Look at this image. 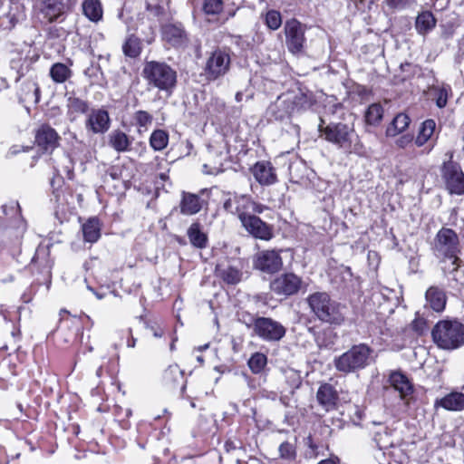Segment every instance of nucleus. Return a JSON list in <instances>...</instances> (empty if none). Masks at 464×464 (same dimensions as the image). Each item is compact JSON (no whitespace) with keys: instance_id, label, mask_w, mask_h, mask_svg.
<instances>
[{"instance_id":"nucleus-1","label":"nucleus","mask_w":464,"mask_h":464,"mask_svg":"<svg viewBox=\"0 0 464 464\" xmlns=\"http://www.w3.org/2000/svg\"><path fill=\"white\" fill-rule=\"evenodd\" d=\"M305 303L322 323L341 325L345 320V306L332 299L327 292H314L307 295Z\"/></svg>"},{"instance_id":"nucleus-2","label":"nucleus","mask_w":464,"mask_h":464,"mask_svg":"<svg viewBox=\"0 0 464 464\" xmlns=\"http://www.w3.org/2000/svg\"><path fill=\"white\" fill-rule=\"evenodd\" d=\"M142 77L148 86L171 94L177 84V72L164 62H146L142 69Z\"/></svg>"},{"instance_id":"nucleus-3","label":"nucleus","mask_w":464,"mask_h":464,"mask_svg":"<svg viewBox=\"0 0 464 464\" xmlns=\"http://www.w3.org/2000/svg\"><path fill=\"white\" fill-rule=\"evenodd\" d=\"M431 335L438 347L454 350L464 343V325L457 320H441L434 325Z\"/></svg>"},{"instance_id":"nucleus-4","label":"nucleus","mask_w":464,"mask_h":464,"mask_svg":"<svg viewBox=\"0 0 464 464\" xmlns=\"http://www.w3.org/2000/svg\"><path fill=\"white\" fill-rule=\"evenodd\" d=\"M319 130L327 141L336 145L345 152H358L361 148L358 142V135L352 126L338 122L330 123L323 128L320 124Z\"/></svg>"},{"instance_id":"nucleus-5","label":"nucleus","mask_w":464,"mask_h":464,"mask_svg":"<svg viewBox=\"0 0 464 464\" xmlns=\"http://www.w3.org/2000/svg\"><path fill=\"white\" fill-rule=\"evenodd\" d=\"M436 257L450 260V266L456 265L459 261L460 244L458 234L451 228L441 227L436 234L432 247Z\"/></svg>"},{"instance_id":"nucleus-6","label":"nucleus","mask_w":464,"mask_h":464,"mask_svg":"<svg viewBox=\"0 0 464 464\" xmlns=\"http://www.w3.org/2000/svg\"><path fill=\"white\" fill-rule=\"evenodd\" d=\"M372 352L366 344L353 345L334 360L335 368L344 373L363 369L370 363Z\"/></svg>"},{"instance_id":"nucleus-7","label":"nucleus","mask_w":464,"mask_h":464,"mask_svg":"<svg viewBox=\"0 0 464 464\" xmlns=\"http://www.w3.org/2000/svg\"><path fill=\"white\" fill-rule=\"evenodd\" d=\"M223 208L227 212L236 215L240 222L254 214H261L266 209L265 206L254 201L250 196L237 194L228 198Z\"/></svg>"},{"instance_id":"nucleus-8","label":"nucleus","mask_w":464,"mask_h":464,"mask_svg":"<svg viewBox=\"0 0 464 464\" xmlns=\"http://www.w3.org/2000/svg\"><path fill=\"white\" fill-rule=\"evenodd\" d=\"M245 324L252 326L254 333L266 342H278L286 332L282 324L269 317H251L250 323L245 322Z\"/></svg>"},{"instance_id":"nucleus-9","label":"nucleus","mask_w":464,"mask_h":464,"mask_svg":"<svg viewBox=\"0 0 464 464\" xmlns=\"http://www.w3.org/2000/svg\"><path fill=\"white\" fill-rule=\"evenodd\" d=\"M450 160L441 167V177L450 194H464V173L459 163L452 160L453 154L449 153Z\"/></svg>"},{"instance_id":"nucleus-10","label":"nucleus","mask_w":464,"mask_h":464,"mask_svg":"<svg viewBox=\"0 0 464 464\" xmlns=\"http://www.w3.org/2000/svg\"><path fill=\"white\" fill-rule=\"evenodd\" d=\"M284 30L288 51L294 54L303 53L305 44L304 26L296 19H290L285 22Z\"/></svg>"},{"instance_id":"nucleus-11","label":"nucleus","mask_w":464,"mask_h":464,"mask_svg":"<svg viewBox=\"0 0 464 464\" xmlns=\"http://www.w3.org/2000/svg\"><path fill=\"white\" fill-rule=\"evenodd\" d=\"M230 57L221 50H216L208 57L206 67L205 74L208 80L214 81L225 75L229 70Z\"/></svg>"},{"instance_id":"nucleus-12","label":"nucleus","mask_w":464,"mask_h":464,"mask_svg":"<svg viewBox=\"0 0 464 464\" xmlns=\"http://www.w3.org/2000/svg\"><path fill=\"white\" fill-rule=\"evenodd\" d=\"M302 283L301 277L293 273H286L274 279L270 288L276 295L288 296L296 294Z\"/></svg>"},{"instance_id":"nucleus-13","label":"nucleus","mask_w":464,"mask_h":464,"mask_svg":"<svg viewBox=\"0 0 464 464\" xmlns=\"http://www.w3.org/2000/svg\"><path fill=\"white\" fill-rule=\"evenodd\" d=\"M245 230L253 237L268 241L273 234V227L263 221L260 218L254 214L240 222Z\"/></svg>"},{"instance_id":"nucleus-14","label":"nucleus","mask_w":464,"mask_h":464,"mask_svg":"<svg viewBox=\"0 0 464 464\" xmlns=\"http://www.w3.org/2000/svg\"><path fill=\"white\" fill-rule=\"evenodd\" d=\"M254 266L267 274L279 271L283 266L282 258L276 250H264L256 254Z\"/></svg>"},{"instance_id":"nucleus-15","label":"nucleus","mask_w":464,"mask_h":464,"mask_svg":"<svg viewBox=\"0 0 464 464\" xmlns=\"http://www.w3.org/2000/svg\"><path fill=\"white\" fill-rule=\"evenodd\" d=\"M34 140L42 150L52 153L59 146L60 136L53 128L44 124L36 130Z\"/></svg>"},{"instance_id":"nucleus-16","label":"nucleus","mask_w":464,"mask_h":464,"mask_svg":"<svg viewBox=\"0 0 464 464\" xmlns=\"http://www.w3.org/2000/svg\"><path fill=\"white\" fill-rule=\"evenodd\" d=\"M295 98L290 95H281L267 109V115L276 121L289 117L295 110Z\"/></svg>"},{"instance_id":"nucleus-17","label":"nucleus","mask_w":464,"mask_h":464,"mask_svg":"<svg viewBox=\"0 0 464 464\" xmlns=\"http://www.w3.org/2000/svg\"><path fill=\"white\" fill-rule=\"evenodd\" d=\"M110 123L111 120L107 111L92 110L85 121V128L94 134H102L109 130Z\"/></svg>"},{"instance_id":"nucleus-18","label":"nucleus","mask_w":464,"mask_h":464,"mask_svg":"<svg viewBox=\"0 0 464 464\" xmlns=\"http://www.w3.org/2000/svg\"><path fill=\"white\" fill-rule=\"evenodd\" d=\"M162 38L173 47H182L188 44L187 33L181 24H168L162 26Z\"/></svg>"},{"instance_id":"nucleus-19","label":"nucleus","mask_w":464,"mask_h":464,"mask_svg":"<svg viewBox=\"0 0 464 464\" xmlns=\"http://www.w3.org/2000/svg\"><path fill=\"white\" fill-rule=\"evenodd\" d=\"M256 180L262 186H270L276 182V174L269 161H258L251 169Z\"/></svg>"},{"instance_id":"nucleus-20","label":"nucleus","mask_w":464,"mask_h":464,"mask_svg":"<svg viewBox=\"0 0 464 464\" xmlns=\"http://www.w3.org/2000/svg\"><path fill=\"white\" fill-rule=\"evenodd\" d=\"M436 409L442 408L448 411H464V393L459 391H451L440 399L434 401Z\"/></svg>"},{"instance_id":"nucleus-21","label":"nucleus","mask_w":464,"mask_h":464,"mask_svg":"<svg viewBox=\"0 0 464 464\" xmlns=\"http://www.w3.org/2000/svg\"><path fill=\"white\" fill-rule=\"evenodd\" d=\"M318 403L326 411L334 410L339 399L338 392L330 383H323L316 392Z\"/></svg>"},{"instance_id":"nucleus-22","label":"nucleus","mask_w":464,"mask_h":464,"mask_svg":"<svg viewBox=\"0 0 464 464\" xmlns=\"http://www.w3.org/2000/svg\"><path fill=\"white\" fill-rule=\"evenodd\" d=\"M391 385L400 393L401 400H408L413 393V386L408 377L400 372H394L389 378Z\"/></svg>"},{"instance_id":"nucleus-23","label":"nucleus","mask_w":464,"mask_h":464,"mask_svg":"<svg viewBox=\"0 0 464 464\" xmlns=\"http://www.w3.org/2000/svg\"><path fill=\"white\" fill-rule=\"evenodd\" d=\"M202 204L203 200L198 195L183 191L179 203L180 212L186 216L195 215L201 210Z\"/></svg>"},{"instance_id":"nucleus-24","label":"nucleus","mask_w":464,"mask_h":464,"mask_svg":"<svg viewBox=\"0 0 464 464\" xmlns=\"http://www.w3.org/2000/svg\"><path fill=\"white\" fill-rule=\"evenodd\" d=\"M426 301L435 312H442L445 309L447 297L444 291L438 286H430L425 294Z\"/></svg>"},{"instance_id":"nucleus-25","label":"nucleus","mask_w":464,"mask_h":464,"mask_svg":"<svg viewBox=\"0 0 464 464\" xmlns=\"http://www.w3.org/2000/svg\"><path fill=\"white\" fill-rule=\"evenodd\" d=\"M67 9V4L65 0H45L42 12L44 17L52 23L55 21L60 15L65 13Z\"/></svg>"},{"instance_id":"nucleus-26","label":"nucleus","mask_w":464,"mask_h":464,"mask_svg":"<svg viewBox=\"0 0 464 464\" xmlns=\"http://www.w3.org/2000/svg\"><path fill=\"white\" fill-rule=\"evenodd\" d=\"M19 100L22 102L37 104L40 102V88L34 81L24 82L20 88Z\"/></svg>"},{"instance_id":"nucleus-27","label":"nucleus","mask_w":464,"mask_h":464,"mask_svg":"<svg viewBox=\"0 0 464 464\" xmlns=\"http://www.w3.org/2000/svg\"><path fill=\"white\" fill-rule=\"evenodd\" d=\"M108 144L117 152H125L129 150L131 141L125 132L114 130L108 135Z\"/></svg>"},{"instance_id":"nucleus-28","label":"nucleus","mask_w":464,"mask_h":464,"mask_svg":"<svg viewBox=\"0 0 464 464\" xmlns=\"http://www.w3.org/2000/svg\"><path fill=\"white\" fill-rule=\"evenodd\" d=\"M83 239L88 243H95L101 237V224L97 218H90L82 226Z\"/></svg>"},{"instance_id":"nucleus-29","label":"nucleus","mask_w":464,"mask_h":464,"mask_svg":"<svg viewBox=\"0 0 464 464\" xmlns=\"http://www.w3.org/2000/svg\"><path fill=\"white\" fill-rule=\"evenodd\" d=\"M436 25V19L429 11L418 14L415 22V28L420 34L425 35Z\"/></svg>"},{"instance_id":"nucleus-30","label":"nucleus","mask_w":464,"mask_h":464,"mask_svg":"<svg viewBox=\"0 0 464 464\" xmlns=\"http://www.w3.org/2000/svg\"><path fill=\"white\" fill-rule=\"evenodd\" d=\"M83 14L92 22H99L102 18V7L99 0H85L82 3Z\"/></svg>"},{"instance_id":"nucleus-31","label":"nucleus","mask_w":464,"mask_h":464,"mask_svg":"<svg viewBox=\"0 0 464 464\" xmlns=\"http://www.w3.org/2000/svg\"><path fill=\"white\" fill-rule=\"evenodd\" d=\"M410 118L404 113H399L395 116L392 123L388 126L386 133L388 136H396L405 130L410 124Z\"/></svg>"},{"instance_id":"nucleus-32","label":"nucleus","mask_w":464,"mask_h":464,"mask_svg":"<svg viewBox=\"0 0 464 464\" xmlns=\"http://www.w3.org/2000/svg\"><path fill=\"white\" fill-rule=\"evenodd\" d=\"M188 237L190 243L198 248L206 246L207 236L201 232L200 225L198 223H193L188 229Z\"/></svg>"},{"instance_id":"nucleus-33","label":"nucleus","mask_w":464,"mask_h":464,"mask_svg":"<svg viewBox=\"0 0 464 464\" xmlns=\"http://www.w3.org/2000/svg\"><path fill=\"white\" fill-rule=\"evenodd\" d=\"M72 75L70 68L62 63H54L50 70V76L53 82L63 83Z\"/></svg>"},{"instance_id":"nucleus-34","label":"nucleus","mask_w":464,"mask_h":464,"mask_svg":"<svg viewBox=\"0 0 464 464\" xmlns=\"http://www.w3.org/2000/svg\"><path fill=\"white\" fill-rule=\"evenodd\" d=\"M169 143V134L164 130H155L150 137V145L154 150H164Z\"/></svg>"},{"instance_id":"nucleus-35","label":"nucleus","mask_w":464,"mask_h":464,"mask_svg":"<svg viewBox=\"0 0 464 464\" xmlns=\"http://www.w3.org/2000/svg\"><path fill=\"white\" fill-rule=\"evenodd\" d=\"M436 123L433 120H426L416 137L415 143L418 147L424 145L434 132Z\"/></svg>"},{"instance_id":"nucleus-36","label":"nucleus","mask_w":464,"mask_h":464,"mask_svg":"<svg viewBox=\"0 0 464 464\" xmlns=\"http://www.w3.org/2000/svg\"><path fill=\"white\" fill-rule=\"evenodd\" d=\"M451 266L452 268L449 271L448 276L449 286L459 290L464 286V272L459 269V262Z\"/></svg>"},{"instance_id":"nucleus-37","label":"nucleus","mask_w":464,"mask_h":464,"mask_svg":"<svg viewBox=\"0 0 464 464\" xmlns=\"http://www.w3.org/2000/svg\"><path fill=\"white\" fill-rule=\"evenodd\" d=\"M123 53L126 56L134 58L137 57L141 51L140 41L138 37L130 35L125 41L122 46Z\"/></svg>"},{"instance_id":"nucleus-38","label":"nucleus","mask_w":464,"mask_h":464,"mask_svg":"<svg viewBox=\"0 0 464 464\" xmlns=\"http://www.w3.org/2000/svg\"><path fill=\"white\" fill-rule=\"evenodd\" d=\"M383 116V109L381 104H371L365 112V121L370 125L378 124Z\"/></svg>"},{"instance_id":"nucleus-39","label":"nucleus","mask_w":464,"mask_h":464,"mask_svg":"<svg viewBox=\"0 0 464 464\" xmlns=\"http://www.w3.org/2000/svg\"><path fill=\"white\" fill-rule=\"evenodd\" d=\"M267 358L264 353H254L247 362L248 367L255 374L260 373L266 365Z\"/></svg>"},{"instance_id":"nucleus-40","label":"nucleus","mask_w":464,"mask_h":464,"mask_svg":"<svg viewBox=\"0 0 464 464\" xmlns=\"http://www.w3.org/2000/svg\"><path fill=\"white\" fill-rule=\"evenodd\" d=\"M133 118L140 132L146 131L153 121V116L142 110L137 111Z\"/></svg>"},{"instance_id":"nucleus-41","label":"nucleus","mask_w":464,"mask_h":464,"mask_svg":"<svg viewBox=\"0 0 464 464\" xmlns=\"http://www.w3.org/2000/svg\"><path fill=\"white\" fill-rule=\"evenodd\" d=\"M163 378L167 383H179L183 380V372L177 364L169 365L165 370Z\"/></svg>"},{"instance_id":"nucleus-42","label":"nucleus","mask_w":464,"mask_h":464,"mask_svg":"<svg viewBox=\"0 0 464 464\" xmlns=\"http://www.w3.org/2000/svg\"><path fill=\"white\" fill-rule=\"evenodd\" d=\"M223 8V0H204L202 4V11L206 15H218Z\"/></svg>"},{"instance_id":"nucleus-43","label":"nucleus","mask_w":464,"mask_h":464,"mask_svg":"<svg viewBox=\"0 0 464 464\" xmlns=\"http://www.w3.org/2000/svg\"><path fill=\"white\" fill-rule=\"evenodd\" d=\"M67 107L70 112L85 113L89 109V104L78 97L72 96L68 98Z\"/></svg>"},{"instance_id":"nucleus-44","label":"nucleus","mask_w":464,"mask_h":464,"mask_svg":"<svg viewBox=\"0 0 464 464\" xmlns=\"http://www.w3.org/2000/svg\"><path fill=\"white\" fill-rule=\"evenodd\" d=\"M265 22L271 30H277L282 24V17L278 11L270 10L266 14Z\"/></svg>"},{"instance_id":"nucleus-45","label":"nucleus","mask_w":464,"mask_h":464,"mask_svg":"<svg viewBox=\"0 0 464 464\" xmlns=\"http://www.w3.org/2000/svg\"><path fill=\"white\" fill-rule=\"evenodd\" d=\"M220 276L227 284H237L240 281L241 273L235 267L228 266L220 271Z\"/></svg>"},{"instance_id":"nucleus-46","label":"nucleus","mask_w":464,"mask_h":464,"mask_svg":"<svg viewBox=\"0 0 464 464\" xmlns=\"http://www.w3.org/2000/svg\"><path fill=\"white\" fill-rule=\"evenodd\" d=\"M278 450H279V455L282 459L291 460L295 458V455H296L295 447L288 441L283 442L279 446Z\"/></svg>"},{"instance_id":"nucleus-47","label":"nucleus","mask_w":464,"mask_h":464,"mask_svg":"<svg viewBox=\"0 0 464 464\" xmlns=\"http://www.w3.org/2000/svg\"><path fill=\"white\" fill-rule=\"evenodd\" d=\"M305 444L307 446V449L305 450L304 455L305 459H314L318 457V446L314 442L311 436H308L305 439Z\"/></svg>"},{"instance_id":"nucleus-48","label":"nucleus","mask_w":464,"mask_h":464,"mask_svg":"<svg viewBox=\"0 0 464 464\" xmlns=\"http://www.w3.org/2000/svg\"><path fill=\"white\" fill-rule=\"evenodd\" d=\"M386 5L392 10H403L414 5V0H385Z\"/></svg>"},{"instance_id":"nucleus-49","label":"nucleus","mask_w":464,"mask_h":464,"mask_svg":"<svg viewBox=\"0 0 464 464\" xmlns=\"http://www.w3.org/2000/svg\"><path fill=\"white\" fill-rule=\"evenodd\" d=\"M146 10L150 13V15L154 17L161 16L164 14V7L160 4L158 0L146 2Z\"/></svg>"},{"instance_id":"nucleus-50","label":"nucleus","mask_w":464,"mask_h":464,"mask_svg":"<svg viewBox=\"0 0 464 464\" xmlns=\"http://www.w3.org/2000/svg\"><path fill=\"white\" fill-rule=\"evenodd\" d=\"M145 328L155 338H161L165 334L163 327L156 322L146 323Z\"/></svg>"},{"instance_id":"nucleus-51","label":"nucleus","mask_w":464,"mask_h":464,"mask_svg":"<svg viewBox=\"0 0 464 464\" xmlns=\"http://www.w3.org/2000/svg\"><path fill=\"white\" fill-rule=\"evenodd\" d=\"M448 101V90L446 88H440L437 92L436 104L439 108L446 106Z\"/></svg>"},{"instance_id":"nucleus-52","label":"nucleus","mask_w":464,"mask_h":464,"mask_svg":"<svg viewBox=\"0 0 464 464\" xmlns=\"http://www.w3.org/2000/svg\"><path fill=\"white\" fill-rule=\"evenodd\" d=\"M100 72V67L93 64L84 70V74L91 79H96Z\"/></svg>"},{"instance_id":"nucleus-53","label":"nucleus","mask_w":464,"mask_h":464,"mask_svg":"<svg viewBox=\"0 0 464 464\" xmlns=\"http://www.w3.org/2000/svg\"><path fill=\"white\" fill-rule=\"evenodd\" d=\"M235 43L243 49L252 48L253 44L251 42L244 41L241 35L235 37Z\"/></svg>"},{"instance_id":"nucleus-54","label":"nucleus","mask_w":464,"mask_h":464,"mask_svg":"<svg viewBox=\"0 0 464 464\" xmlns=\"http://www.w3.org/2000/svg\"><path fill=\"white\" fill-rule=\"evenodd\" d=\"M46 256L47 252L44 249L37 250L35 256L33 258V262L37 263L41 257L44 258Z\"/></svg>"},{"instance_id":"nucleus-55","label":"nucleus","mask_w":464,"mask_h":464,"mask_svg":"<svg viewBox=\"0 0 464 464\" xmlns=\"http://www.w3.org/2000/svg\"><path fill=\"white\" fill-rule=\"evenodd\" d=\"M410 141H411L410 138L403 136L398 140L397 143L399 146L404 147Z\"/></svg>"},{"instance_id":"nucleus-56","label":"nucleus","mask_w":464,"mask_h":464,"mask_svg":"<svg viewBox=\"0 0 464 464\" xmlns=\"http://www.w3.org/2000/svg\"><path fill=\"white\" fill-rule=\"evenodd\" d=\"M225 448H226L227 451H230L231 450H235L237 448V446L234 445V443L232 441H227L225 443Z\"/></svg>"},{"instance_id":"nucleus-57","label":"nucleus","mask_w":464,"mask_h":464,"mask_svg":"<svg viewBox=\"0 0 464 464\" xmlns=\"http://www.w3.org/2000/svg\"><path fill=\"white\" fill-rule=\"evenodd\" d=\"M20 151L19 150V146H13L10 150H9V154L11 155H15L17 154L18 152Z\"/></svg>"},{"instance_id":"nucleus-58","label":"nucleus","mask_w":464,"mask_h":464,"mask_svg":"<svg viewBox=\"0 0 464 464\" xmlns=\"http://www.w3.org/2000/svg\"><path fill=\"white\" fill-rule=\"evenodd\" d=\"M318 464H337V463L333 459H327L321 460Z\"/></svg>"},{"instance_id":"nucleus-59","label":"nucleus","mask_w":464,"mask_h":464,"mask_svg":"<svg viewBox=\"0 0 464 464\" xmlns=\"http://www.w3.org/2000/svg\"><path fill=\"white\" fill-rule=\"evenodd\" d=\"M7 87V83L5 80L2 77H0V91L3 89H5Z\"/></svg>"},{"instance_id":"nucleus-60","label":"nucleus","mask_w":464,"mask_h":464,"mask_svg":"<svg viewBox=\"0 0 464 464\" xmlns=\"http://www.w3.org/2000/svg\"><path fill=\"white\" fill-rule=\"evenodd\" d=\"M253 317L252 315L250 314H246V315H242V318L240 319L241 322H243L245 324V322H247V323H250V318Z\"/></svg>"},{"instance_id":"nucleus-61","label":"nucleus","mask_w":464,"mask_h":464,"mask_svg":"<svg viewBox=\"0 0 464 464\" xmlns=\"http://www.w3.org/2000/svg\"><path fill=\"white\" fill-rule=\"evenodd\" d=\"M136 344V339L134 337L131 338L130 341L128 342V346L133 348Z\"/></svg>"},{"instance_id":"nucleus-62","label":"nucleus","mask_w":464,"mask_h":464,"mask_svg":"<svg viewBox=\"0 0 464 464\" xmlns=\"http://www.w3.org/2000/svg\"><path fill=\"white\" fill-rule=\"evenodd\" d=\"M252 41H253V42H255V43H256V44H260V43H262V42H263V37H262V35L257 34V35H256V39L253 38V40H252Z\"/></svg>"},{"instance_id":"nucleus-63","label":"nucleus","mask_w":464,"mask_h":464,"mask_svg":"<svg viewBox=\"0 0 464 464\" xmlns=\"http://www.w3.org/2000/svg\"><path fill=\"white\" fill-rule=\"evenodd\" d=\"M235 98H236V101H237V102H240L242 101V98H243V93H242V92H237V94H236V97H235Z\"/></svg>"},{"instance_id":"nucleus-64","label":"nucleus","mask_w":464,"mask_h":464,"mask_svg":"<svg viewBox=\"0 0 464 464\" xmlns=\"http://www.w3.org/2000/svg\"><path fill=\"white\" fill-rule=\"evenodd\" d=\"M208 346H209V344H208V343H206V344H204V345H202V346H198V347L197 348V350H198V351H199V352H202L203 350L208 349Z\"/></svg>"}]
</instances>
